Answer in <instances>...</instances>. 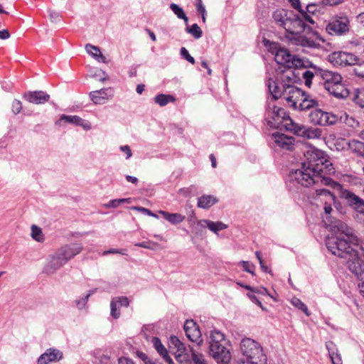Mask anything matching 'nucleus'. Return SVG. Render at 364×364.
I'll use <instances>...</instances> for the list:
<instances>
[{
  "mask_svg": "<svg viewBox=\"0 0 364 364\" xmlns=\"http://www.w3.org/2000/svg\"><path fill=\"white\" fill-rule=\"evenodd\" d=\"M119 149L122 152H124L127 155V159H129L132 156V150L128 145L121 146Z\"/></svg>",
  "mask_w": 364,
  "mask_h": 364,
  "instance_id": "0e129e2a",
  "label": "nucleus"
},
{
  "mask_svg": "<svg viewBox=\"0 0 364 364\" xmlns=\"http://www.w3.org/2000/svg\"><path fill=\"white\" fill-rule=\"evenodd\" d=\"M331 95L339 99H344L348 97L349 91L344 85L338 82L327 90Z\"/></svg>",
  "mask_w": 364,
  "mask_h": 364,
  "instance_id": "bb28decb",
  "label": "nucleus"
},
{
  "mask_svg": "<svg viewBox=\"0 0 364 364\" xmlns=\"http://www.w3.org/2000/svg\"><path fill=\"white\" fill-rule=\"evenodd\" d=\"M23 97L30 103L36 105L43 104L50 99V95L43 91L28 92Z\"/></svg>",
  "mask_w": 364,
  "mask_h": 364,
  "instance_id": "393cba45",
  "label": "nucleus"
},
{
  "mask_svg": "<svg viewBox=\"0 0 364 364\" xmlns=\"http://www.w3.org/2000/svg\"><path fill=\"white\" fill-rule=\"evenodd\" d=\"M291 303L294 307L302 311L306 316L310 315V312L309 311L307 306L299 299L294 297L291 299Z\"/></svg>",
  "mask_w": 364,
  "mask_h": 364,
  "instance_id": "37998d69",
  "label": "nucleus"
},
{
  "mask_svg": "<svg viewBox=\"0 0 364 364\" xmlns=\"http://www.w3.org/2000/svg\"><path fill=\"white\" fill-rule=\"evenodd\" d=\"M191 355L190 360L191 359L193 364H207L204 356L200 353H197L192 348L190 349Z\"/></svg>",
  "mask_w": 364,
  "mask_h": 364,
  "instance_id": "a19ab883",
  "label": "nucleus"
},
{
  "mask_svg": "<svg viewBox=\"0 0 364 364\" xmlns=\"http://www.w3.org/2000/svg\"><path fill=\"white\" fill-rule=\"evenodd\" d=\"M108 254H121L125 255V250H118V249H111L107 251L103 252L102 255H107Z\"/></svg>",
  "mask_w": 364,
  "mask_h": 364,
  "instance_id": "680f3d73",
  "label": "nucleus"
},
{
  "mask_svg": "<svg viewBox=\"0 0 364 364\" xmlns=\"http://www.w3.org/2000/svg\"><path fill=\"white\" fill-rule=\"evenodd\" d=\"M91 77L97 78L100 82H105L109 79L105 72L100 69H97L94 73H91Z\"/></svg>",
  "mask_w": 364,
  "mask_h": 364,
  "instance_id": "a18cd8bd",
  "label": "nucleus"
},
{
  "mask_svg": "<svg viewBox=\"0 0 364 364\" xmlns=\"http://www.w3.org/2000/svg\"><path fill=\"white\" fill-rule=\"evenodd\" d=\"M65 264L63 259L55 251L46 258L43 271L46 274H53Z\"/></svg>",
  "mask_w": 364,
  "mask_h": 364,
  "instance_id": "4468645a",
  "label": "nucleus"
},
{
  "mask_svg": "<svg viewBox=\"0 0 364 364\" xmlns=\"http://www.w3.org/2000/svg\"><path fill=\"white\" fill-rule=\"evenodd\" d=\"M225 336L220 331L214 330L210 336V354L218 362L227 364L230 361L231 354L225 347Z\"/></svg>",
  "mask_w": 364,
  "mask_h": 364,
  "instance_id": "20e7f679",
  "label": "nucleus"
},
{
  "mask_svg": "<svg viewBox=\"0 0 364 364\" xmlns=\"http://www.w3.org/2000/svg\"><path fill=\"white\" fill-rule=\"evenodd\" d=\"M268 116L272 119L267 120V124L274 128H278L279 127H284V124H287L289 119H291L290 117L287 114L284 109L282 107L273 105L272 110L268 111Z\"/></svg>",
  "mask_w": 364,
  "mask_h": 364,
  "instance_id": "9b49d317",
  "label": "nucleus"
},
{
  "mask_svg": "<svg viewBox=\"0 0 364 364\" xmlns=\"http://www.w3.org/2000/svg\"><path fill=\"white\" fill-rule=\"evenodd\" d=\"M83 247L80 243H72L61 247L57 250V252L63 259V262L66 264L69 260L73 259L75 256L80 254L82 250Z\"/></svg>",
  "mask_w": 364,
  "mask_h": 364,
  "instance_id": "f3484780",
  "label": "nucleus"
},
{
  "mask_svg": "<svg viewBox=\"0 0 364 364\" xmlns=\"http://www.w3.org/2000/svg\"><path fill=\"white\" fill-rule=\"evenodd\" d=\"M63 122L82 127L85 130H90L91 129V124L89 122L85 121L76 115L71 116L63 114L57 122V124L58 125H62Z\"/></svg>",
  "mask_w": 364,
  "mask_h": 364,
  "instance_id": "5701e85b",
  "label": "nucleus"
},
{
  "mask_svg": "<svg viewBox=\"0 0 364 364\" xmlns=\"http://www.w3.org/2000/svg\"><path fill=\"white\" fill-rule=\"evenodd\" d=\"M336 123L338 122L345 123L349 126H353L351 122H353V119L350 117L349 115L346 112H340L336 114Z\"/></svg>",
  "mask_w": 364,
  "mask_h": 364,
  "instance_id": "c03bdc74",
  "label": "nucleus"
},
{
  "mask_svg": "<svg viewBox=\"0 0 364 364\" xmlns=\"http://www.w3.org/2000/svg\"><path fill=\"white\" fill-rule=\"evenodd\" d=\"M152 343L159 354L165 360L168 364H174L173 360L168 355L166 348L161 343L159 338L157 337H154L152 339Z\"/></svg>",
  "mask_w": 364,
  "mask_h": 364,
  "instance_id": "cd10ccee",
  "label": "nucleus"
},
{
  "mask_svg": "<svg viewBox=\"0 0 364 364\" xmlns=\"http://www.w3.org/2000/svg\"><path fill=\"white\" fill-rule=\"evenodd\" d=\"M89 96L94 104L101 105L111 100L114 96V93L112 88L107 87L92 91L89 93Z\"/></svg>",
  "mask_w": 364,
  "mask_h": 364,
  "instance_id": "6ab92c4d",
  "label": "nucleus"
},
{
  "mask_svg": "<svg viewBox=\"0 0 364 364\" xmlns=\"http://www.w3.org/2000/svg\"><path fill=\"white\" fill-rule=\"evenodd\" d=\"M326 245L332 255L346 260L348 269L362 281L358 284L364 297V247L353 230L341 221H336L332 232L326 238Z\"/></svg>",
  "mask_w": 364,
  "mask_h": 364,
  "instance_id": "f257e3e1",
  "label": "nucleus"
},
{
  "mask_svg": "<svg viewBox=\"0 0 364 364\" xmlns=\"http://www.w3.org/2000/svg\"><path fill=\"white\" fill-rule=\"evenodd\" d=\"M119 364H135L131 359L127 358H120Z\"/></svg>",
  "mask_w": 364,
  "mask_h": 364,
  "instance_id": "774afa93",
  "label": "nucleus"
},
{
  "mask_svg": "<svg viewBox=\"0 0 364 364\" xmlns=\"http://www.w3.org/2000/svg\"><path fill=\"white\" fill-rule=\"evenodd\" d=\"M180 53H181V56L183 58H185L187 61H188L191 64H194L195 63V59L193 58V57H192L189 54L188 51L187 50V49L186 48H184V47L181 48V50H180Z\"/></svg>",
  "mask_w": 364,
  "mask_h": 364,
  "instance_id": "3c124183",
  "label": "nucleus"
},
{
  "mask_svg": "<svg viewBox=\"0 0 364 364\" xmlns=\"http://www.w3.org/2000/svg\"><path fill=\"white\" fill-rule=\"evenodd\" d=\"M63 358V353L55 348L48 349L43 354H42L38 359V364H48L50 362H55L61 360Z\"/></svg>",
  "mask_w": 364,
  "mask_h": 364,
  "instance_id": "b1692460",
  "label": "nucleus"
},
{
  "mask_svg": "<svg viewBox=\"0 0 364 364\" xmlns=\"http://www.w3.org/2000/svg\"><path fill=\"white\" fill-rule=\"evenodd\" d=\"M117 304H119L122 306H129V300L127 296H118L112 299Z\"/></svg>",
  "mask_w": 364,
  "mask_h": 364,
  "instance_id": "603ef678",
  "label": "nucleus"
},
{
  "mask_svg": "<svg viewBox=\"0 0 364 364\" xmlns=\"http://www.w3.org/2000/svg\"><path fill=\"white\" fill-rule=\"evenodd\" d=\"M240 350L245 360L240 364H267V358L263 348L257 341L250 338H244L240 343Z\"/></svg>",
  "mask_w": 364,
  "mask_h": 364,
  "instance_id": "7ed1b4c3",
  "label": "nucleus"
},
{
  "mask_svg": "<svg viewBox=\"0 0 364 364\" xmlns=\"http://www.w3.org/2000/svg\"><path fill=\"white\" fill-rule=\"evenodd\" d=\"M320 77L323 81L324 88L328 90L334 85L342 82L341 75L336 72H333L328 70H323L319 72Z\"/></svg>",
  "mask_w": 364,
  "mask_h": 364,
  "instance_id": "aec40b11",
  "label": "nucleus"
},
{
  "mask_svg": "<svg viewBox=\"0 0 364 364\" xmlns=\"http://www.w3.org/2000/svg\"><path fill=\"white\" fill-rule=\"evenodd\" d=\"M350 147L355 152L359 155L364 156V143L357 140H352L350 144Z\"/></svg>",
  "mask_w": 364,
  "mask_h": 364,
  "instance_id": "58836bf2",
  "label": "nucleus"
},
{
  "mask_svg": "<svg viewBox=\"0 0 364 364\" xmlns=\"http://www.w3.org/2000/svg\"><path fill=\"white\" fill-rule=\"evenodd\" d=\"M318 106V101L306 94H305V97H302L301 100L298 105V107L302 110L309 109Z\"/></svg>",
  "mask_w": 364,
  "mask_h": 364,
  "instance_id": "7c9ffc66",
  "label": "nucleus"
},
{
  "mask_svg": "<svg viewBox=\"0 0 364 364\" xmlns=\"http://www.w3.org/2000/svg\"><path fill=\"white\" fill-rule=\"evenodd\" d=\"M293 25L294 33L293 36H288V39L296 45L301 46L303 47L316 48L318 44L310 38L301 34L308 27L303 19L297 14H293Z\"/></svg>",
  "mask_w": 364,
  "mask_h": 364,
  "instance_id": "423d86ee",
  "label": "nucleus"
},
{
  "mask_svg": "<svg viewBox=\"0 0 364 364\" xmlns=\"http://www.w3.org/2000/svg\"><path fill=\"white\" fill-rule=\"evenodd\" d=\"M132 208L134 209V210H136L138 211H140L141 213H145V214H146L148 215L157 218L156 215H155L150 210H149V209H147L146 208L134 206V207H132Z\"/></svg>",
  "mask_w": 364,
  "mask_h": 364,
  "instance_id": "bf43d9fd",
  "label": "nucleus"
},
{
  "mask_svg": "<svg viewBox=\"0 0 364 364\" xmlns=\"http://www.w3.org/2000/svg\"><path fill=\"white\" fill-rule=\"evenodd\" d=\"M316 198L318 201L323 204V210L326 215H329L332 210V205L336 206V196L329 191L322 188L316 190Z\"/></svg>",
  "mask_w": 364,
  "mask_h": 364,
  "instance_id": "f8f14e48",
  "label": "nucleus"
},
{
  "mask_svg": "<svg viewBox=\"0 0 364 364\" xmlns=\"http://www.w3.org/2000/svg\"><path fill=\"white\" fill-rule=\"evenodd\" d=\"M183 328L187 338L191 341L196 342L198 346L203 343L201 333L198 326L193 320H187Z\"/></svg>",
  "mask_w": 364,
  "mask_h": 364,
  "instance_id": "a211bd4d",
  "label": "nucleus"
},
{
  "mask_svg": "<svg viewBox=\"0 0 364 364\" xmlns=\"http://www.w3.org/2000/svg\"><path fill=\"white\" fill-rule=\"evenodd\" d=\"M293 13L290 14L289 18L287 19V21L284 22V23L282 25V28H284L286 31L285 36L288 38V36H293L294 33V25H293Z\"/></svg>",
  "mask_w": 364,
  "mask_h": 364,
  "instance_id": "4c0bfd02",
  "label": "nucleus"
},
{
  "mask_svg": "<svg viewBox=\"0 0 364 364\" xmlns=\"http://www.w3.org/2000/svg\"><path fill=\"white\" fill-rule=\"evenodd\" d=\"M89 298H90V295H85V296H84L82 297L77 299L75 301V306H77V308L78 309H85Z\"/></svg>",
  "mask_w": 364,
  "mask_h": 364,
  "instance_id": "49530a36",
  "label": "nucleus"
},
{
  "mask_svg": "<svg viewBox=\"0 0 364 364\" xmlns=\"http://www.w3.org/2000/svg\"><path fill=\"white\" fill-rule=\"evenodd\" d=\"M198 2L196 5L197 11L201 14V15H203L205 14V6L202 4V0H198Z\"/></svg>",
  "mask_w": 364,
  "mask_h": 364,
  "instance_id": "338daca9",
  "label": "nucleus"
},
{
  "mask_svg": "<svg viewBox=\"0 0 364 364\" xmlns=\"http://www.w3.org/2000/svg\"><path fill=\"white\" fill-rule=\"evenodd\" d=\"M300 17L303 19V21L306 23V22H309L311 24H314V20L312 19L311 16H310L309 14H308L305 10L304 9H300Z\"/></svg>",
  "mask_w": 364,
  "mask_h": 364,
  "instance_id": "864d4df0",
  "label": "nucleus"
},
{
  "mask_svg": "<svg viewBox=\"0 0 364 364\" xmlns=\"http://www.w3.org/2000/svg\"><path fill=\"white\" fill-rule=\"evenodd\" d=\"M240 264H241L242 266L244 271L249 272L252 274H255L254 272L252 270V268L255 267L254 264H252L247 261H241L240 262Z\"/></svg>",
  "mask_w": 364,
  "mask_h": 364,
  "instance_id": "6e6d98bb",
  "label": "nucleus"
},
{
  "mask_svg": "<svg viewBox=\"0 0 364 364\" xmlns=\"http://www.w3.org/2000/svg\"><path fill=\"white\" fill-rule=\"evenodd\" d=\"M85 50L90 55H92L94 58H95L98 62L107 63V59L105 55H103L97 46L87 44L85 46Z\"/></svg>",
  "mask_w": 364,
  "mask_h": 364,
  "instance_id": "c756f323",
  "label": "nucleus"
},
{
  "mask_svg": "<svg viewBox=\"0 0 364 364\" xmlns=\"http://www.w3.org/2000/svg\"><path fill=\"white\" fill-rule=\"evenodd\" d=\"M305 94L303 90L292 85H287L283 90L284 99L294 108L298 107L299 103L302 97H305Z\"/></svg>",
  "mask_w": 364,
  "mask_h": 364,
  "instance_id": "ddd939ff",
  "label": "nucleus"
},
{
  "mask_svg": "<svg viewBox=\"0 0 364 364\" xmlns=\"http://www.w3.org/2000/svg\"><path fill=\"white\" fill-rule=\"evenodd\" d=\"M186 31L196 39L200 38L203 34L201 28L196 23L193 24L191 27H187Z\"/></svg>",
  "mask_w": 364,
  "mask_h": 364,
  "instance_id": "79ce46f5",
  "label": "nucleus"
},
{
  "mask_svg": "<svg viewBox=\"0 0 364 364\" xmlns=\"http://www.w3.org/2000/svg\"><path fill=\"white\" fill-rule=\"evenodd\" d=\"M304 156L301 168L290 173V180L305 187L318 183L333 186L335 183L329 176L334 173V168L324 153L310 146L304 151Z\"/></svg>",
  "mask_w": 364,
  "mask_h": 364,
  "instance_id": "f03ea898",
  "label": "nucleus"
},
{
  "mask_svg": "<svg viewBox=\"0 0 364 364\" xmlns=\"http://www.w3.org/2000/svg\"><path fill=\"white\" fill-rule=\"evenodd\" d=\"M252 291L254 293H256V294H262V295H268V296L272 297L269 294L268 290L265 287H252Z\"/></svg>",
  "mask_w": 364,
  "mask_h": 364,
  "instance_id": "13d9d810",
  "label": "nucleus"
},
{
  "mask_svg": "<svg viewBox=\"0 0 364 364\" xmlns=\"http://www.w3.org/2000/svg\"><path fill=\"white\" fill-rule=\"evenodd\" d=\"M284 127L286 130L309 139H318L321 134V131L319 129L295 123L292 119H289L287 124H284Z\"/></svg>",
  "mask_w": 364,
  "mask_h": 364,
  "instance_id": "0eeeda50",
  "label": "nucleus"
},
{
  "mask_svg": "<svg viewBox=\"0 0 364 364\" xmlns=\"http://www.w3.org/2000/svg\"><path fill=\"white\" fill-rule=\"evenodd\" d=\"M136 355L138 358H139L141 360H143L145 363V364H150V363H152L149 358L143 352L138 351L136 353Z\"/></svg>",
  "mask_w": 364,
  "mask_h": 364,
  "instance_id": "69168bd1",
  "label": "nucleus"
},
{
  "mask_svg": "<svg viewBox=\"0 0 364 364\" xmlns=\"http://www.w3.org/2000/svg\"><path fill=\"white\" fill-rule=\"evenodd\" d=\"M272 138L274 144L282 149L291 150L294 147V139L292 136L276 132L272 134Z\"/></svg>",
  "mask_w": 364,
  "mask_h": 364,
  "instance_id": "4be33fe9",
  "label": "nucleus"
},
{
  "mask_svg": "<svg viewBox=\"0 0 364 364\" xmlns=\"http://www.w3.org/2000/svg\"><path fill=\"white\" fill-rule=\"evenodd\" d=\"M326 29L331 35H344L350 29L349 18L346 16H336L327 24Z\"/></svg>",
  "mask_w": 364,
  "mask_h": 364,
  "instance_id": "6e6552de",
  "label": "nucleus"
},
{
  "mask_svg": "<svg viewBox=\"0 0 364 364\" xmlns=\"http://www.w3.org/2000/svg\"><path fill=\"white\" fill-rule=\"evenodd\" d=\"M247 296L249 299L254 303H255L257 306H259L262 310H264L265 308L263 306L261 301L257 298V296L252 294H247Z\"/></svg>",
  "mask_w": 364,
  "mask_h": 364,
  "instance_id": "052dcab7",
  "label": "nucleus"
},
{
  "mask_svg": "<svg viewBox=\"0 0 364 364\" xmlns=\"http://www.w3.org/2000/svg\"><path fill=\"white\" fill-rule=\"evenodd\" d=\"M328 60L334 66H347L356 64L358 58L350 53L335 51L328 55Z\"/></svg>",
  "mask_w": 364,
  "mask_h": 364,
  "instance_id": "9d476101",
  "label": "nucleus"
},
{
  "mask_svg": "<svg viewBox=\"0 0 364 364\" xmlns=\"http://www.w3.org/2000/svg\"><path fill=\"white\" fill-rule=\"evenodd\" d=\"M169 343L171 347L175 348L177 350L176 359L178 362L181 363H188L190 362L191 355L188 353V350L185 347L184 343H182L177 336H171Z\"/></svg>",
  "mask_w": 364,
  "mask_h": 364,
  "instance_id": "dca6fc26",
  "label": "nucleus"
},
{
  "mask_svg": "<svg viewBox=\"0 0 364 364\" xmlns=\"http://www.w3.org/2000/svg\"><path fill=\"white\" fill-rule=\"evenodd\" d=\"M31 237L37 242H41L44 240L43 234L41 228L36 225L31 226Z\"/></svg>",
  "mask_w": 364,
  "mask_h": 364,
  "instance_id": "ea45409f",
  "label": "nucleus"
},
{
  "mask_svg": "<svg viewBox=\"0 0 364 364\" xmlns=\"http://www.w3.org/2000/svg\"><path fill=\"white\" fill-rule=\"evenodd\" d=\"M197 225L200 228H208L210 231L215 234L220 230H225L228 228L227 225L222 222H213L209 220H200L197 222Z\"/></svg>",
  "mask_w": 364,
  "mask_h": 364,
  "instance_id": "a878e982",
  "label": "nucleus"
},
{
  "mask_svg": "<svg viewBox=\"0 0 364 364\" xmlns=\"http://www.w3.org/2000/svg\"><path fill=\"white\" fill-rule=\"evenodd\" d=\"M309 120L314 124L321 126L333 125L336 124V114L315 109L309 114Z\"/></svg>",
  "mask_w": 364,
  "mask_h": 364,
  "instance_id": "1a4fd4ad",
  "label": "nucleus"
},
{
  "mask_svg": "<svg viewBox=\"0 0 364 364\" xmlns=\"http://www.w3.org/2000/svg\"><path fill=\"white\" fill-rule=\"evenodd\" d=\"M218 200L213 196L204 195L198 199V206L203 209H208L216 203Z\"/></svg>",
  "mask_w": 364,
  "mask_h": 364,
  "instance_id": "2f4dec72",
  "label": "nucleus"
},
{
  "mask_svg": "<svg viewBox=\"0 0 364 364\" xmlns=\"http://www.w3.org/2000/svg\"><path fill=\"white\" fill-rule=\"evenodd\" d=\"M329 355L333 364H342V358L341 354L338 352L329 350Z\"/></svg>",
  "mask_w": 364,
  "mask_h": 364,
  "instance_id": "de8ad7c7",
  "label": "nucleus"
},
{
  "mask_svg": "<svg viewBox=\"0 0 364 364\" xmlns=\"http://www.w3.org/2000/svg\"><path fill=\"white\" fill-rule=\"evenodd\" d=\"M22 108L23 107L21 101L18 100H14L12 102L11 109L14 114L20 113V112L22 110Z\"/></svg>",
  "mask_w": 364,
  "mask_h": 364,
  "instance_id": "09e8293b",
  "label": "nucleus"
},
{
  "mask_svg": "<svg viewBox=\"0 0 364 364\" xmlns=\"http://www.w3.org/2000/svg\"><path fill=\"white\" fill-rule=\"evenodd\" d=\"M291 13L283 9H277L272 14V18L275 23L282 27Z\"/></svg>",
  "mask_w": 364,
  "mask_h": 364,
  "instance_id": "c85d7f7f",
  "label": "nucleus"
},
{
  "mask_svg": "<svg viewBox=\"0 0 364 364\" xmlns=\"http://www.w3.org/2000/svg\"><path fill=\"white\" fill-rule=\"evenodd\" d=\"M308 63V65L299 66L298 68L306 69L301 73V75L304 80L305 85L310 87L312 84V79L316 75L320 77L319 72L321 71L322 69L313 64L309 59Z\"/></svg>",
  "mask_w": 364,
  "mask_h": 364,
  "instance_id": "412c9836",
  "label": "nucleus"
},
{
  "mask_svg": "<svg viewBox=\"0 0 364 364\" xmlns=\"http://www.w3.org/2000/svg\"><path fill=\"white\" fill-rule=\"evenodd\" d=\"M120 205L119 199H114L109 201L108 203L104 205L107 208H117Z\"/></svg>",
  "mask_w": 364,
  "mask_h": 364,
  "instance_id": "e2e57ef3",
  "label": "nucleus"
},
{
  "mask_svg": "<svg viewBox=\"0 0 364 364\" xmlns=\"http://www.w3.org/2000/svg\"><path fill=\"white\" fill-rule=\"evenodd\" d=\"M176 98L171 95L159 94L154 97V102L161 107L166 106L170 102H174Z\"/></svg>",
  "mask_w": 364,
  "mask_h": 364,
  "instance_id": "f704fd0d",
  "label": "nucleus"
},
{
  "mask_svg": "<svg viewBox=\"0 0 364 364\" xmlns=\"http://www.w3.org/2000/svg\"><path fill=\"white\" fill-rule=\"evenodd\" d=\"M170 8L178 18L183 19L186 24L188 23V18L182 8L173 3L171 4Z\"/></svg>",
  "mask_w": 364,
  "mask_h": 364,
  "instance_id": "e433bc0d",
  "label": "nucleus"
},
{
  "mask_svg": "<svg viewBox=\"0 0 364 364\" xmlns=\"http://www.w3.org/2000/svg\"><path fill=\"white\" fill-rule=\"evenodd\" d=\"M341 198L355 210L359 213L364 211V200L354 193L348 190H343L341 193Z\"/></svg>",
  "mask_w": 364,
  "mask_h": 364,
  "instance_id": "2eb2a0df",
  "label": "nucleus"
},
{
  "mask_svg": "<svg viewBox=\"0 0 364 364\" xmlns=\"http://www.w3.org/2000/svg\"><path fill=\"white\" fill-rule=\"evenodd\" d=\"M48 12H49V18H50V20L51 22L57 23V22L60 21V15L58 12L53 11V10H49Z\"/></svg>",
  "mask_w": 364,
  "mask_h": 364,
  "instance_id": "4d7b16f0",
  "label": "nucleus"
},
{
  "mask_svg": "<svg viewBox=\"0 0 364 364\" xmlns=\"http://www.w3.org/2000/svg\"><path fill=\"white\" fill-rule=\"evenodd\" d=\"M268 49L269 52L274 55L276 62L287 68H299V66L309 65L307 58H299L291 55L287 49L280 47L277 43H271Z\"/></svg>",
  "mask_w": 364,
  "mask_h": 364,
  "instance_id": "39448f33",
  "label": "nucleus"
},
{
  "mask_svg": "<svg viewBox=\"0 0 364 364\" xmlns=\"http://www.w3.org/2000/svg\"><path fill=\"white\" fill-rule=\"evenodd\" d=\"M268 87L274 100L278 99L282 96V95H283V92L280 90L277 82L274 80H269L268 81Z\"/></svg>",
  "mask_w": 364,
  "mask_h": 364,
  "instance_id": "c9c22d12",
  "label": "nucleus"
},
{
  "mask_svg": "<svg viewBox=\"0 0 364 364\" xmlns=\"http://www.w3.org/2000/svg\"><path fill=\"white\" fill-rule=\"evenodd\" d=\"M158 245L157 243L153 242H139L136 243L135 246L143 247L149 250H154V246Z\"/></svg>",
  "mask_w": 364,
  "mask_h": 364,
  "instance_id": "5fc2aeb1",
  "label": "nucleus"
},
{
  "mask_svg": "<svg viewBox=\"0 0 364 364\" xmlns=\"http://www.w3.org/2000/svg\"><path fill=\"white\" fill-rule=\"evenodd\" d=\"M159 213L169 223L176 225L183 222L185 216L180 213H169L168 212L160 210Z\"/></svg>",
  "mask_w": 364,
  "mask_h": 364,
  "instance_id": "72a5a7b5",
  "label": "nucleus"
},
{
  "mask_svg": "<svg viewBox=\"0 0 364 364\" xmlns=\"http://www.w3.org/2000/svg\"><path fill=\"white\" fill-rule=\"evenodd\" d=\"M117 304L112 299L110 303L111 315L114 318H118L120 316V311L117 310Z\"/></svg>",
  "mask_w": 364,
  "mask_h": 364,
  "instance_id": "8fccbe9b",
  "label": "nucleus"
},
{
  "mask_svg": "<svg viewBox=\"0 0 364 364\" xmlns=\"http://www.w3.org/2000/svg\"><path fill=\"white\" fill-rule=\"evenodd\" d=\"M281 80L283 84V90H284V87L287 86V85H291L296 82L297 77L295 75L294 72L291 70V68H288L287 70L282 73Z\"/></svg>",
  "mask_w": 364,
  "mask_h": 364,
  "instance_id": "473e14b6",
  "label": "nucleus"
}]
</instances>
